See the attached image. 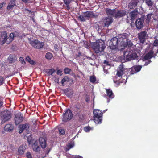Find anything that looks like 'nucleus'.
Returning <instances> with one entry per match:
<instances>
[{
	"label": "nucleus",
	"mask_w": 158,
	"mask_h": 158,
	"mask_svg": "<svg viewBox=\"0 0 158 158\" xmlns=\"http://www.w3.org/2000/svg\"><path fill=\"white\" fill-rule=\"evenodd\" d=\"M3 104V102H0V107Z\"/></svg>",
	"instance_id": "obj_54"
},
{
	"label": "nucleus",
	"mask_w": 158,
	"mask_h": 158,
	"mask_svg": "<svg viewBox=\"0 0 158 158\" xmlns=\"http://www.w3.org/2000/svg\"><path fill=\"white\" fill-rule=\"evenodd\" d=\"M137 13L138 12L137 11H135L134 10V11H132L130 13V16L131 19L134 20L135 19V17H136L137 15Z\"/></svg>",
	"instance_id": "obj_25"
},
{
	"label": "nucleus",
	"mask_w": 158,
	"mask_h": 158,
	"mask_svg": "<svg viewBox=\"0 0 158 158\" xmlns=\"http://www.w3.org/2000/svg\"><path fill=\"white\" fill-rule=\"evenodd\" d=\"M116 76H118V70L117 71V73H116Z\"/></svg>",
	"instance_id": "obj_57"
},
{
	"label": "nucleus",
	"mask_w": 158,
	"mask_h": 158,
	"mask_svg": "<svg viewBox=\"0 0 158 158\" xmlns=\"http://www.w3.org/2000/svg\"><path fill=\"white\" fill-rule=\"evenodd\" d=\"M85 101L87 102H88L89 101V98L88 97H87L85 98Z\"/></svg>",
	"instance_id": "obj_50"
},
{
	"label": "nucleus",
	"mask_w": 158,
	"mask_h": 158,
	"mask_svg": "<svg viewBox=\"0 0 158 158\" xmlns=\"http://www.w3.org/2000/svg\"><path fill=\"white\" fill-rule=\"evenodd\" d=\"M6 43L8 44L11 42L13 40L14 38L18 36V33L16 32L11 33L10 34L8 37H7V32H6Z\"/></svg>",
	"instance_id": "obj_12"
},
{
	"label": "nucleus",
	"mask_w": 158,
	"mask_h": 158,
	"mask_svg": "<svg viewBox=\"0 0 158 158\" xmlns=\"http://www.w3.org/2000/svg\"><path fill=\"white\" fill-rule=\"evenodd\" d=\"M45 56L46 59L50 60L53 57V55L51 53L48 52L46 54Z\"/></svg>",
	"instance_id": "obj_31"
},
{
	"label": "nucleus",
	"mask_w": 158,
	"mask_h": 158,
	"mask_svg": "<svg viewBox=\"0 0 158 158\" xmlns=\"http://www.w3.org/2000/svg\"><path fill=\"white\" fill-rule=\"evenodd\" d=\"M91 130L90 127H84V130L86 132H89Z\"/></svg>",
	"instance_id": "obj_44"
},
{
	"label": "nucleus",
	"mask_w": 158,
	"mask_h": 158,
	"mask_svg": "<svg viewBox=\"0 0 158 158\" xmlns=\"http://www.w3.org/2000/svg\"><path fill=\"white\" fill-rule=\"evenodd\" d=\"M113 21V19L110 17L105 18L103 19V22L104 24V26L108 27Z\"/></svg>",
	"instance_id": "obj_15"
},
{
	"label": "nucleus",
	"mask_w": 158,
	"mask_h": 158,
	"mask_svg": "<svg viewBox=\"0 0 158 158\" xmlns=\"http://www.w3.org/2000/svg\"><path fill=\"white\" fill-rule=\"evenodd\" d=\"M153 54L154 52L153 50H150L143 57V60H145L150 59L153 57Z\"/></svg>",
	"instance_id": "obj_16"
},
{
	"label": "nucleus",
	"mask_w": 158,
	"mask_h": 158,
	"mask_svg": "<svg viewBox=\"0 0 158 158\" xmlns=\"http://www.w3.org/2000/svg\"><path fill=\"white\" fill-rule=\"evenodd\" d=\"M37 143L36 142L34 143L33 145V148L34 151H38L40 150V148L39 146L36 145Z\"/></svg>",
	"instance_id": "obj_30"
},
{
	"label": "nucleus",
	"mask_w": 158,
	"mask_h": 158,
	"mask_svg": "<svg viewBox=\"0 0 158 158\" xmlns=\"http://www.w3.org/2000/svg\"><path fill=\"white\" fill-rule=\"evenodd\" d=\"M5 130L7 131H11L13 129V126L11 124H6L4 127Z\"/></svg>",
	"instance_id": "obj_24"
},
{
	"label": "nucleus",
	"mask_w": 158,
	"mask_h": 158,
	"mask_svg": "<svg viewBox=\"0 0 158 158\" xmlns=\"http://www.w3.org/2000/svg\"><path fill=\"white\" fill-rule=\"evenodd\" d=\"M151 62V60H148V61H147L145 62V63L144 65V66H147Z\"/></svg>",
	"instance_id": "obj_48"
},
{
	"label": "nucleus",
	"mask_w": 158,
	"mask_h": 158,
	"mask_svg": "<svg viewBox=\"0 0 158 158\" xmlns=\"http://www.w3.org/2000/svg\"><path fill=\"white\" fill-rule=\"evenodd\" d=\"M23 2H27L28 1V0H21Z\"/></svg>",
	"instance_id": "obj_55"
},
{
	"label": "nucleus",
	"mask_w": 158,
	"mask_h": 158,
	"mask_svg": "<svg viewBox=\"0 0 158 158\" xmlns=\"http://www.w3.org/2000/svg\"><path fill=\"white\" fill-rule=\"evenodd\" d=\"M153 45L154 46H157L158 45V40H157L154 41Z\"/></svg>",
	"instance_id": "obj_47"
},
{
	"label": "nucleus",
	"mask_w": 158,
	"mask_h": 158,
	"mask_svg": "<svg viewBox=\"0 0 158 158\" xmlns=\"http://www.w3.org/2000/svg\"><path fill=\"white\" fill-rule=\"evenodd\" d=\"M151 14H148L147 15V17L145 18V22L147 23H149L151 19Z\"/></svg>",
	"instance_id": "obj_33"
},
{
	"label": "nucleus",
	"mask_w": 158,
	"mask_h": 158,
	"mask_svg": "<svg viewBox=\"0 0 158 158\" xmlns=\"http://www.w3.org/2000/svg\"><path fill=\"white\" fill-rule=\"evenodd\" d=\"M61 72H62L61 70H58L57 71V74L58 75H59L61 76L62 75Z\"/></svg>",
	"instance_id": "obj_49"
},
{
	"label": "nucleus",
	"mask_w": 158,
	"mask_h": 158,
	"mask_svg": "<svg viewBox=\"0 0 158 158\" xmlns=\"http://www.w3.org/2000/svg\"><path fill=\"white\" fill-rule=\"evenodd\" d=\"M10 114V111L8 110H5L2 113L1 116L2 123L8 121L11 118Z\"/></svg>",
	"instance_id": "obj_6"
},
{
	"label": "nucleus",
	"mask_w": 158,
	"mask_h": 158,
	"mask_svg": "<svg viewBox=\"0 0 158 158\" xmlns=\"http://www.w3.org/2000/svg\"><path fill=\"white\" fill-rule=\"evenodd\" d=\"M96 77L94 76H91L90 77V81L92 83H94L96 81Z\"/></svg>",
	"instance_id": "obj_42"
},
{
	"label": "nucleus",
	"mask_w": 158,
	"mask_h": 158,
	"mask_svg": "<svg viewBox=\"0 0 158 158\" xmlns=\"http://www.w3.org/2000/svg\"><path fill=\"white\" fill-rule=\"evenodd\" d=\"M55 70L54 69H49L48 72V74L49 75H52L54 72Z\"/></svg>",
	"instance_id": "obj_41"
},
{
	"label": "nucleus",
	"mask_w": 158,
	"mask_h": 158,
	"mask_svg": "<svg viewBox=\"0 0 158 158\" xmlns=\"http://www.w3.org/2000/svg\"><path fill=\"white\" fill-rule=\"evenodd\" d=\"M64 73L66 74H69L71 71V69L68 68H66L64 69Z\"/></svg>",
	"instance_id": "obj_40"
},
{
	"label": "nucleus",
	"mask_w": 158,
	"mask_h": 158,
	"mask_svg": "<svg viewBox=\"0 0 158 158\" xmlns=\"http://www.w3.org/2000/svg\"><path fill=\"white\" fill-rule=\"evenodd\" d=\"M39 142L41 147L43 148H45L46 146V139L42 137H40L39 139Z\"/></svg>",
	"instance_id": "obj_17"
},
{
	"label": "nucleus",
	"mask_w": 158,
	"mask_h": 158,
	"mask_svg": "<svg viewBox=\"0 0 158 158\" xmlns=\"http://www.w3.org/2000/svg\"><path fill=\"white\" fill-rule=\"evenodd\" d=\"M79 18L80 19V20L82 21H85L86 19L85 17L84 16V14L83 15H80Z\"/></svg>",
	"instance_id": "obj_43"
},
{
	"label": "nucleus",
	"mask_w": 158,
	"mask_h": 158,
	"mask_svg": "<svg viewBox=\"0 0 158 158\" xmlns=\"http://www.w3.org/2000/svg\"><path fill=\"white\" fill-rule=\"evenodd\" d=\"M123 50H124L123 56H121L120 58L119 57V60L121 62L119 66V77H122V76L127 71V69L124 67L123 63L130 61L138 57L135 51L129 48H127L126 49H125Z\"/></svg>",
	"instance_id": "obj_1"
},
{
	"label": "nucleus",
	"mask_w": 158,
	"mask_h": 158,
	"mask_svg": "<svg viewBox=\"0 0 158 158\" xmlns=\"http://www.w3.org/2000/svg\"><path fill=\"white\" fill-rule=\"evenodd\" d=\"M26 60L28 61L31 64L34 65L35 64V62L33 60H31L29 56H27L26 58Z\"/></svg>",
	"instance_id": "obj_28"
},
{
	"label": "nucleus",
	"mask_w": 158,
	"mask_h": 158,
	"mask_svg": "<svg viewBox=\"0 0 158 158\" xmlns=\"http://www.w3.org/2000/svg\"><path fill=\"white\" fill-rule=\"evenodd\" d=\"M91 46L94 52L98 53L103 51L105 48V44L102 40H98L91 44Z\"/></svg>",
	"instance_id": "obj_3"
},
{
	"label": "nucleus",
	"mask_w": 158,
	"mask_h": 158,
	"mask_svg": "<svg viewBox=\"0 0 158 158\" xmlns=\"http://www.w3.org/2000/svg\"><path fill=\"white\" fill-rule=\"evenodd\" d=\"M106 74L107 73V71H106Z\"/></svg>",
	"instance_id": "obj_63"
},
{
	"label": "nucleus",
	"mask_w": 158,
	"mask_h": 158,
	"mask_svg": "<svg viewBox=\"0 0 158 158\" xmlns=\"http://www.w3.org/2000/svg\"><path fill=\"white\" fill-rule=\"evenodd\" d=\"M26 148L25 146L23 145L20 146L18 150L17 154L18 155H23L24 153V151Z\"/></svg>",
	"instance_id": "obj_19"
},
{
	"label": "nucleus",
	"mask_w": 158,
	"mask_h": 158,
	"mask_svg": "<svg viewBox=\"0 0 158 158\" xmlns=\"http://www.w3.org/2000/svg\"><path fill=\"white\" fill-rule=\"evenodd\" d=\"M129 71L130 72V73L131 74H133L136 73V72L134 66L129 69Z\"/></svg>",
	"instance_id": "obj_36"
},
{
	"label": "nucleus",
	"mask_w": 158,
	"mask_h": 158,
	"mask_svg": "<svg viewBox=\"0 0 158 158\" xmlns=\"http://www.w3.org/2000/svg\"><path fill=\"white\" fill-rule=\"evenodd\" d=\"M145 17L144 16H142L140 18L136 20L135 23L137 29H140L143 27Z\"/></svg>",
	"instance_id": "obj_9"
},
{
	"label": "nucleus",
	"mask_w": 158,
	"mask_h": 158,
	"mask_svg": "<svg viewBox=\"0 0 158 158\" xmlns=\"http://www.w3.org/2000/svg\"><path fill=\"white\" fill-rule=\"evenodd\" d=\"M107 109H106V110L104 111V112H105L106 111H107Z\"/></svg>",
	"instance_id": "obj_60"
},
{
	"label": "nucleus",
	"mask_w": 158,
	"mask_h": 158,
	"mask_svg": "<svg viewBox=\"0 0 158 158\" xmlns=\"http://www.w3.org/2000/svg\"><path fill=\"white\" fill-rule=\"evenodd\" d=\"M56 81L57 82V83L58 84L59 83V81L58 79H56Z\"/></svg>",
	"instance_id": "obj_58"
},
{
	"label": "nucleus",
	"mask_w": 158,
	"mask_h": 158,
	"mask_svg": "<svg viewBox=\"0 0 158 158\" xmlns=\"http://www.w3.org/2000/svg\"><path fill=\"white\" fill-rule=\"evenodd\" d=\"M94 121L97 124L101 123L102 121L103 113L101 110L98 109H94L93 111Z\"/></svg>",
	"instance_id": "obj_5"
},
{
	"label": "nucleus",
	"mask_w": 158,
	"mask_h": 158,
	"mask_svg": "<svg viewBox=\"0 0 158 158\" xmlns=\"http://www.w3.org/2000/svg\"><path fill=\"white\" fill-rule=\"evenodd\" d=\"M123 77H125V78H126L127 77L126 76V75H125Z\"/></svg>",
	"instance_id": "obj_62"
},
{
	"label": "nucleus",
	"mask_w": 158,
	"mask_h": 158,
	"mask_svg": "<svg viewBox=\"0 0 158 158\" xmlns=\"http://www.w3.org/2000/svg\"><path fill=\"white\" fill-rule=\"evenodd\" d=\"M145 3L146 4L149 6H152L153 4V2L151 0H145Z\"/></svg>",
	"instance_id": "obj_35"
},
{
	"label": "nucleus",
	"mask_w": 158,
	"mask_h": 158,
	"mask_svg": "<svg viewBox=\"0 0 158 158\" xmlns=\"http://www.w3.org/2000/svg\"><path fill=\"white\" fill-rule=\"evenodd\" d=\"M117 78V76H115L113 78V81L114 83V85L116 87H118V80H116Z\"/></svg>",
	"instance_id": "obj_37"
},
{
	"label": "nucleus",
	"mask_w": 158,
	"mask_h": 158,
	"mask_svg": "<svg viewBox=\"0 0 158 158\" xmlns=\"http://www.w3.org/2000/svg\"><path fill=\"white\" fill-rule=\"evenodd\" d=\"M70 81V79L66 76L64 77L61 81V83L62 85H64V83L66 82H68Z\"/></svg>",
	"instance_id": "obj_27"
},
{
	"label": "nucleus",
	"mask_w": 158,
	"mask_h": 158,
	"mask_svg": "<svg viewBox=\"0 0 158 158\" xmlns=\"http://www.w3.org/2000/svg\"><path fill=\"white\" fill-rule=\"evenodd\" d=\"M26 156L28 158H31L32 155L30 152H27L26 153Z\"/></svg>",
	"instance_id": "obj_46"
},
{
	"label": "nucleus",
	"mask_w": 158,
	"mask_h": 158,
	"mask_svg": "<svg viewBox=\"0 0 158 158\" xmlns=\"http://www.w3.org/2000/svg\"><path fill=\"white\" fill-rule=\"evenodd\" d=\"M4 83V81L3 78L0 76V85H2Z\"/></svg>",
	"instance_id": "obj_45"
},
{
	"label": "nucleus",
	"mask_w": 158,
	"mask_h": 158,
	"mask_svg": "<svg viewBox=\"0 0 158 158\" xmlns=\"http://www.w3.org/2000/svg\"><path fill=\"white\" fill-rule=\"evenodd\" d=\"M106 11L108 15L116 18H117L118 16V12H116L114 9L112 10L107 8L106 10Z\"/></svg>",
	"instance_id": "obj_13"
},
{
	"label": "nucleus",
	"mask_w": 158,
	"mask_h": 158,
	"mask_svg": "<svg viewBox=\"0 0 158 158\" xmlns=\"http://www.w3.org/2000/svg\"><path fill=\"white\" fill-rule=\"evenodd\" d=\"M134 67L136 72L137 73L140 71L142 68V66L140 65H136L134 66Z\"/></svg>",
	"instance_id": "obj_34"
},
{
	"label": "nucleus",
	"mask_w": 158,
	"mask_h": 158,
	"mask_svg": "<svg viewBox=\"0 0 158 158\" xmlns=\"http://www.w3.org/2000/svg\"><path fill=\"white\" fill-rule=\"evenodd\" d=\"M106 91L107 95L110 98H112L114 97V95L111 90L110 89H107Z\"/></svg>",
	"instance_id": "obj_26"
},
{
	"label": "nucleus",
	"mask_w": 158,
	"mask_h": 158,
	"mask_svg": "<svg viewBox=\"0 0 158 158\" xmlns=\"http://www.w3.org/2000/svg\"><path fill=\"white\" fill-rule=\"evenodd\" d=\"M59 131L60 134L64 135L65 134V131L64 129L62 128H59Z\"/></svg>",
	"instance_id": "obj_39"
},
{
	"label": "nucleus",
	"mask_w": 158,
	"mask_h": 158,
	"mask_svg": "<svg viewBox=\"0 0 158 158\" xmlns=\"http://www.w3.org/2000/svg\"><path fill=\"white\" fill-rule=\"evenodd\" d=\"M16 5L15 0H10L8 5L7 7L8 10H10Z\"/></svg>",
	"instance_id": "obj_22"
},
{
	"label": "nucleus",
	"mask_w": 158,
	"mask_h": 158,
	"mask_svg": "<svg viewBox=\"0 0 158 158\" xmlns=\"http://www.w3.org/2000/svg\"><path fill=\"white\" fill-rule=\"evenodd\" d=\"M157 53H158V49L157 50V52H156V54Z\"/></svg>",
	"instance_id": "obj_61"
},
{
	"label": "nucleus",
	"mask_w": 158,
	"mask_h": 158,
	"mask_svg": "<svg viewBox=\"0 0 158 158\" xmlns=\"http://www.w3.org/2000/svg\"><path fill=\"white\" fill-rule=\"evenodd\" d=\"M3 7V6L1 3L0 4V9H1Z\"/></svg>",
	"instance_id": "obj_56"
},
{
	"label": "nucleus",
	"mask_w": 158,
	"mask_h": 158,
	"mask_svg": "<svg viewBox=\"0 0 158 158\" xmlns=\"http://www.w3.org/2000/svg\"><path fill=\"white\" fill-rule=\"evenodd\" d=\"M29 41L31 46L35 48H42L44 45V43L43 42L39 41L38 40L31 41L30 40H29Z\"/></svg>",
	"instance_id": "obj_7"
},
{
	"label": "nucleus",
	"mask_w": 158,
	"mask_h": 158,
	"mask_svg": "<svg viewBox=\"0 0 158 158\" xmlns=\"http://www.w3.org/2000/svg\"><path fill=\"white\" fill-rule=\"evenodd\" d=\"M138 38L141 43H144L147 38L148 35L145 31H143L138 34Z\"/></svg>",
	"instance_id": "obj_10"
},
{
	"label": "nucleus",
	"mask_w": 158,
	"mask_h": 158,
	"mask_svg": "<svg viewBox=\"0 0 158 158\" xmlns=\"http://www.w3.org/2000/svg\"><path fill=\"white\" fill-rule=\"evenodd\" d=\"M73 143H70L68 144L66 148V151H69L70 149L72 148L74 146Z\"/></svg>",
	"instance_id": "obj_29"
},
{
	"label": "nucleus",
	"mask_w": 158,
	"mask_h": 158,
	"mask_svg": "<svg viewBox=\"0 0 158 158\" xmlns=\"http://www.w3.org/2000/svg\"><path fill=\"white\" fill-rule=\"evenodd\" d=\"M83 14L85 18H92L95 17V15H94L93 13L92 12L87 11L84 13Z\"/></svg>",
	"instance_id": "obj_21"
},
{
	"label": "nucleus",
	"mask_w": 158,
	"mask_h": 158,
	"mask_svg": "<svg viewBox=\"0 0 158 158\" xmlns=\"http://www.w3.org/2000/svg\"><path fill=\"white\" fill-rule=\"evenodd\" d=\"M74 158H82V157L81 156H75Z\"/></svg>",
	"instance_id": "obj_51"
},
{
	"label": "nucleus",
	"mask_w": 158,
	"mask_h": 158,
	"mask_svg": "<svg viewBox=\"0 0 158 158\" xmlns=\"http://www.w3.org/2000/svg\"><path fill=\"white\" fill-rule=\"evenodd\" d=\"M19 61L21 63V64L23 65H24L25 64L26 62L24 60L23 58L22 57H20L19 58Z\"/></svg>",
	"instance_id": "obj_38"
},
{
	"label": "nucleus",
	"mask_w": 158,
	"mask_h": 158,
	"mask_svg": "<svg viewBox=\"0 0 158 158\" xmlns=\"http://www.w3.org/2000/svg\"><path fill=\"white\" fill-rule=\"evenodd\" d=\"M23 119V117L20 113H18L15 115V123L17 125L21 123Z\"/></svg>",
	"instance_id": "obj_14"
},
{
	"label": "nucleus",
	"mask_w": 158,
	"mask_h": 158,
	"mask_svg": "<svg viewBox=\"0 0 158 158\" xmlns=\"http://www.w3.org/2000/svg\"><path fill=\"white\" fill-rule=\"evenodd\" d=\"M86 48H88V46H86Z\"/></svg>",
	"instance_id": "obj_64"
},
{
	"label": "nucleus",
	"mask_w": 158,
	"mask_h": 158,
	"mask_svg": "<svg viewBox=\"0 0 158 158\" xmlns=\"http://www.w3.org/2000/svg\"><path fill=\"white\" fill-rule=\"evenodd\" d=\"M8 60L9 63H11L16 61L17 60V58L15 55H10L8 58Z\"/></svg>",
	"instance_id": "obj_20"
},
{
	"label": "nucleus",
	"mask_w": 158,
	"mask_h": 158,
	"mask_svg": "<svg viewBox=\"0 0 158 158\" xmlns=\"http://www.w3.org/2000/svg\"><path fill=\"white\" fill-rule=\"evenodd\" d=\"M2 5L3 6V7L4 6L6 5V3L5 2H2L1 3Z\"/></svg>",
	"instance_id": "obj_53"
},
{
	"label": "nucleus",
	"mask_w": 158,
	"mask_h": 158,
	"mask_svg": "<svg viewBox=\"0 0 158 158\" xmlns=\"http://www.w3.org/2000/svg\"><path fill=\"white\" fill-rule=\"evenodd\" d=\"M73 117V114L71 111L69 109H67L63 115L62 121L66 122L70 120Z\"/></svg>",
	"instance_id": "obj_8"
},
{
	"label": "nucleus",
	"mask_w": 158,
	"mask_h": 158,
	"mask_svg": "<svg viewBox=\"0 0 158 158\" xmlns=\"http://www.w3.org/2000/svg\"><path fill=\"white\" fill-rule=\"evenodd\" d=\"M118 41V39L116 37L113 38L109 42V46L110 49H115L117 48Z\"/></svg>",
	"instance_id": "obj_11"
},
{
	"label": "nucleus",
	"mask_w": 158,
	"mask_h": 158,
	"mask_svg": "<svg viewBox=\"0 0 158 158\" xmlns=\"http://www.w3.org/2000/svg\"><path fill=\"white\" fill-rule=\"evenodd\" d=\"M19 133H21L23 131H27V133L25 135V136L27 138V141L28 142H31L32 140V137L31 136V134L28 131L29 128V125L27 124H24L20 125L19 126Z\"/></svg>",
	"instance_id": "obj_4"
},
{
	"label": "nucleus",
	"mask_w": 158,
	"mask_h": 158,
	"mask_svg": "<svg viewBox=\"0 0 158 158\" xmlns=\"http://www.w3.org/2000/svg\"><path fill=\"white\" fill-rule=\"evenodd\" d=\"M64 4L65 5V9L69 10L70 9V4L72 0H64Z\"/></svg>",
	"instance_id": "obj_23"
},
{
	"label": "nucleus",
	"mask_w": 158,
	"mask_h": 158,
	"mask_svg": "<svg viewBox=\"0 0 158 158\" xmlns=\"http://www.w3.org/2000/svg\"><path fill=\"white\" fill-rule=\"evenodd\" d=\"M104 63L105 64H106V65H109L108 62L106 61H104Z\"/></svg>",
	"instance_id": "obj_52"
},
{
	"label": "nucleus",
	"mask_w": 158,
	"mask_h": 158,
	"mask_svg": "<svg viewBox=\"0 0 158 158\" xmlns=\"http://www.w3.org/2000/svg\"><path fill=\"white\" fill-rule=\"evenodd\" d=\"M156 56V54H154V55H153V57H155V56Z\"/></svg>",
	"instance_id": "obj_59"
},
{
	"label": "nucleus",
	"mask_w": 158,
	"mask_h": 158,
	"mask_svg": "<svg viewBox=\"0 0 158 158\" xmlns=\"http://www.w3.org/2000/svg\"><path fill=\"white\" fill-rule=\"evenodd\" d=\"M129 35L126 33L119 34V50L122 52L128 47L130 48L133 45V44L128 39Z\"/></svg>",
	"instance_id": "obj_2"
},
{
	"label": "nucleus",
	"mask_w": 158,
	"mask_h": 158,
	"mask_svg": "<svg viewBox=\"0 0 158 158\" xmlns=\"http://www.w3.org/2000/svg\"><path fill=\"white\" fill-rule=\"evenodd\" d=\"M139 1H137L134 0L132 1L129 3L128 7L130 9H133L137 6L138 2Z\"/></svg>",
	"instance_id": "obj_18"
},
{
	"label": "nucleus",
	"mask_w": 158,
	"mask_h": 158,
	"mask_svg": "<svg viewBox=\"0 0 158 158\" xmlns=\"http://www.w3.org/2000/svg\"><path fill=\"white\" fill-rule=\"evenodd\" d=\"M126 11L123 10H119V17H123L126 14Z\"/></svg>",
	"instance_id": "obj_32"
}]
</instances>
